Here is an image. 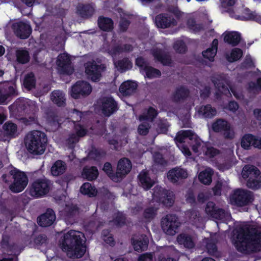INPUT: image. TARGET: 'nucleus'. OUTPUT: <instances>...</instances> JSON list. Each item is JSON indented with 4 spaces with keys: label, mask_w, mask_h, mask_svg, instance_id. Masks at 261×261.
Listing matches in <instances>:
<instances>
[{
    "label": "nucleus",
    "mask_w": 261,
    "mask_h": 261,
    "mask_svg": "<svg viewBox=\"0 0 261 261\" xmlns=\"http://www.w3.org/2000/svg\"><path fill=\"white\" fill-rule=\"evenodd\" d=\"M235 243L237 250L244 254H250L259 251L261 245V231L255 228L248 226L242 227Z\"/></svg>",
    "instance_id": "1"
},
{
    "label": "nucleus",
    "mask_w": 261,
    "mask_h": 261,
    "mask_svg": "<svg viewBox=\"0 0 261 261\" xmlns=\"http://www.w3.org/2000/svg\"><path fill=\"white\" fill-rule=\"evenodd\" d=\"M85 239L83 233L71 230L65 233L62 242V249L71 258L82 257L86 252Z\"/></svg>",
    "instance_id": "2"
},
{
    "label": "nucleus",
    "mask_w": 261,
    "mask_h": 261,
    "mask_svg": "<svg viewBox=\"0 0 261 261\" xmlns=\"http://www.w3.org/2000/svg\"><path fill=\"white\" fill-rule=\"evenodd\" d=\"M47 142L45 134L39 130L29 132L24 139V143L28 151L35 155L44 153Z\"/></svg>",
    "instance_id": "3"
},
{
    "label": "nucleus",
    "mask_w": 261,
    "mask_h": 261,
    "mask_svg": "<svg viewBox=\"0 0 261 261\" xmlns=\"http://www.w3.org/2000/svg\"><path fill=\"white\" fill-rule=\"evenodd\" d=\"M186 139L189 140L188 143L193 151L195 153L198 152L202 143L199 137L193 130L187 129L178 132L175 138V141L179 143L185 142Z\"/></svg>",
    "instance_id": "4"
},
{
    "label": "nucleus",
    "mask_w": 261,
    "mask_h": 261,
    "mask_svg": "<svg viewBox=\"0 0 261 261\" xmlns=\"http://www.w3.org/2000/svg\"><path fill=\"white\" fill-rule=\"evenodd\" d=\"M9 174L13 179V182L9 186L10 190L13 193L23 191L28 184V178L25 173L16 168H13L9 171Z\"/></svg>",
    "instance_id": "5"
},
{
    "label": "nucleus",
    "mask_w": 261,
    "mask_h": 261,
    "mask_svg": "<svg viewBox=\"0 0 261 261\" xmlns=\"http://www.w3.org/2000/svg\"><path fill=\"white\" fill-rule=\"evenodd\" d=\"M212 127L215 133H223V136L225 139L232 140L234 138L235 133L233 129L230 124L224 119H217L213 123Z\"/></svg>",
    "instance_id": "6"
},
{
    "label": "nucleus",
    "mask_w": 261,
    "mask_h": 261,
    "mask_svg": "<svg viewBox=\"0 0 261 261\" xmlns=\"http://www.w3.org/2000/svg\"><path fill=\"white\" fill-rule=\"evenodd\" d=\"M161 226L163 231L168 235L173 236L180 225L175 215L168 214L161 219Z\"/></svg>",
    "instance_id": "7"
},
{
    "label": "nucleus",
    "mask_w": 261,
    "mask_h": 261,
    "mask_svg": "<svg viewBox=\"0 0 261 261\" xmlns=\"http://www.w3.org/2000/svg\"><path fill=\"white\" fill-rule=\"evenodd\" d=\"M153 195L157 201L166 207H170L174 203V193L161 187L156 186L154 188Z\"/></svg>",
    "instance_id": "8"
},
{
    "label": "nucleus",
    "mask_w": 261,
    "mask_h": 261,
    "mask_svg": "<svg viewBox=\"0 0 261 261\" xmlns=\"http://www.w3.org/2000/svg\"><path fill=\"white\" fill-rule=\"evenodd\" d=\"M254 199L252 192L242 189L236 190L232 196V200L238 206L248 205L253 201Z\"/></svg>",
    "instance_id": "9"
},
{
    "label": "nucleus",
    "mask_w": 261,
    "mask_h": 261,
    "mask_svg": "<svg viewBox=\"0 0 261 261\" xmlns=\"http://www.w3.org/2000/svg\"><path fill=\"white\" fill-rule=\"evenodd\" d=\"M57 70L60 74H71L74 68L69 56L65 53L58 56L56 61Z\"/></svg>",
    "instance_id": "10"
},
{
    "label": "nucleus",
    "mask_w": 261,
    "mask_h": 261,
    "mask_svg": "<svg viewBox=\"0 0 261 261\" xmlns=\"http://www.w3.org/2000/svg\"><path fill=\"white\" fill-rule=\"evenodd\" d=\"M92 91L91 85L87 82L77 81L71 88V96L77 99L89 95Z\"/></svg>",
    "instance_id": "11"
},
{
    "label": "nucleus",
    "mask_w": 261,
    "mask_h": 261,
    "mask_svg": "<svg viewBox=\"0 0 261 261\" xmlns=\"http://www.w3.org/2000/svg\"><path fill=\"white\" fill-rule=\"evenodd\" d=\"M85 72L92 81L96 82L100 80L101 72L105 69L103 64L97 65L95 61L88 62L85 64Z\"/></svg>",
    "instance_id": "12"
},
{
    "label": "nucleus",
    "mask_w": 261,
    "mask_h": 261,
    "mask_svg": "<svg viewBox=\"0 0 261 261\" xmlns=\"http://www.w3.org/2000/svg\"><path fill=\"white\" fill-rule=\"evenodd\" d=\"M97 106L105 116L109 117L114 112V99L112 96L101 97L97 101Z\"/></svg>",
    "instance_id": "13"
},
{
    "label": "nucleus",
    "mask_w": 261,
    "mask_h": 261,
    "mask_svg": "<svg viewBox=\"0 0 261 261\" xmlns=\"http://www.w3.org/2000/svg\"><path fill=\"white\" fill-rule=\"evenodd\" d=\"M49 181L46 179H38L35 181L30 189L32 196L38 197L47 194L49 190Z\"/></svg>",
    "instance_id": "14"
},
{
    "label": "nucleus",
    "mask_w": 261,
    "mask_h": 261,
    "mask_svg": "<svg viewBox=\"0 0 261 261\" xmlns=\"http://www.w3.org/2000/svg\"><path fill=\"white\" fill-rule=\"evenodd\" d=\"M16 85L12 82L0 84V104L4 102L9 97L17 95Z\"/></svg>",
    "instance_id": "15"
},
{
    "label": "nucleus",
    "mask_w": 261,
    "mask_h": 261,
    "mask_svg": "<svg viewBox=\"0 0 261 261\" xmlns=\"http://www.w3.org/2000/svg\"><path fill=\"white\" fill-rule=\"evenodd\" d=\"M155 23L159 28L166 29L176 26L177 22L174 17L167 13H161L155 17Z\"/></svg>",
    "instance_id": "16"
},
{
    "label": "nucleus",
    "mask_w": 261,
    "mask_h": 261,
    "mask_svg": "<svg viewBox=\"0 0 261 261\" xmlns=\"http://www.w3.org/2000/svg\"><path fill=\"white\" fill-rule=\"evenodd\" d=\"M12 28L15 35L20 39L28 38L31 33L30 25L22 21L14 23Z\"/></svg>",
    "instance_id": "17"
},
{
    "label": "nucleus",
    "mask_w": 261,
    "mask_h": 261,
    "mask_svg": "<svg viewBox=\"0 0 261 261\" xmlns=\"http://www.w3.org/2000/svg\"><path fill=\"white\" fill-rule=\"evenodd\" d=\"M188 177L187 170L180 167H175L170 170L167 173V177L172 183L175 184L179 180L186 178Z\"/></svg>",
    "instance_id": "18"
},
{
    "label": "nucleus",
    "mask_w": 261,
    "mask_h": 261,
    "mask_svg": "<svg viewBox=\"0 0 261 261\" xmlns=\"http://www.w3.org/2000/svg\"><path fill=\"white\" fill-rule=\"evenodd\" d=\"M132 169V163L127 158H124L118 163L117 170L115 172V179L119 177H123L128 174Z\"/></svg>",
    "instance_id": "19"
},
{
    "label": "nucleus",
    "mask_w": 261,
    "mask_h": 261,
    "mask_svg": "<svg viewBox=\"0 0 261 261\" xmlns=\"http://www.w3.org/2000/svg\"><path fill=\"white\" fill-rule=\"evenodd\" d=\"M56 220V215L51 209H47L46 212L38 218V223L42 227H47L53 224Z\"/></svg>",
    "instance_id": "20"
},
{
    "label": "nucleus",
    "mask_w": 261,
    "mask_h": 261,
    "mask_svg": "<svg viewBox=\"0 0 261 261\" xmlns=\"http://www.w3.org/2000/svg\"><path fill=\"white\" fill-rule=\"evenodd\" d=\"M137 87L138 84L136 82L127 80L121 84L119 92L123 96H129L136 92Z\"/></svg>",
    "instance_id": "21"
},
{
    "label": "nucleus",
    "mask_w": 261,
    "mask_h": 261,
    "mask_svg": "<svg viewBox=\"0 0 261 261\" xmlns=\"http://www.w3.org/2000/svg\"><path fill=\"white\" fill-rule=\"evenodd\" d=\"M152 55L156 61L160 62L164 66H169L172 63L170 56L161 49H153Z\"/></svg>",
    "instance_id": "22"
},
{
    "label": "nucleus",
    "mask_w": 261,
    "mask_h": 261,
    "mask_svg": "<svg viewBox=\"0 0 261 261\" xmlns=\"http://www.w3.org/2000/svg\"><path fill=\"white\" fill-rule=\"evenodd\" d=\"M94 8L91 4H79L76 7V13L81 17L88 19L94 13Z\"/></svg>",
    "instance_id": "23"
},
{
    "label": "nucleus",
    "mask_w": 261,
    "mask_h": 261,
    "mask_svg": "<svg viewBox=\"0 0 261 261\" xmlns=\"http://www.w3.org/2000/svg\"><path fill=\"white\" fill-rule=\"evenodd\" d=\"M189 89L183 85L180 86L176 88L172 94L173 100L175 102L184 101L189 97Z\"/></svg>",
    "instance_id": "24"
},
{
    "label": "nucleus",
    "mask_w": 261,
    "mask_h": 261,
    "mask_svg": "<svg viewBox=\"0 0 261 261\" xmlns=\"http://www.w3.org/2000/svg\"><path fill=\"white\" fill-rule=\"evenodd\" d=\"M224 41L232 46H236L240 43L241 37L238 32H225L223 34Z\"/></svg>",
    "instance_id": "25"
},
{
    "label": "nucleus",
    "mask_w": 261,
    "mask_h": 261,
    "mask_svg": "<svg viewBox=\"0 0 261 261\" xmlns=\"http://www.w3.org/2000/svg\"><path fill=\"white\" fill-rule=\"evenodd\" d=\"M260 174L259 170L256 167L252 165H245L243 167L242 172V177L245 179L251 177L258 178Z\"/></svg>",
    "instance_id": "26"
},
{
    "label": "nucleus",
    "mask_w": 261,
    "mask_h": 261,
    "mask_svg": "<svg viewBox=\"0 0 261 261\" xmlns=\"http://www.w3.org/2000/svg\"><path fill=\"white\" fill-rule=\"evenodd\" d=\"M138 178L140 185L145 190L150 189L153 185V182L149 177L147 171L145 170H142L139 174Z\"/></svg>",
    "instance_id": "27"
},
{
    "label": "nucleus",
    "mask_w": 261,
    "mask_h": 261,
    "mask_svg": "<svg viewBox=\"0 0 261 261\" xmlns=\"http://www.w3.org/2000/svg\"><path fill=\"white\" fill-rule=\"evenodd\" d=\"M76 134L71 135L67 140V144L70 148H72L74 144L79 141V137H83L85 135L86 132L81 125L75 126Z\"/></svg>",
    "instance_id": "28"
},
{
    "label": "nucleus",
    "mask_w": 261,
    "mask_h": 261,
    "mask_svg": "<svg viewBox=\"0 0 261 261\" xmlns=\"http://www.w3.org/2000/svg\"><path fill=\"white\" fill-rule=\"evenodd\" d=\"M197 112L200 115H201L204 118H212L217 113L216 109L210 104L200 106Z\"/></svg>",
    "instance_id": "29"
},
{
    "label": "nucleus",
    "mask_w": 261,
    "mask_h": 261,
    "mask_svg": "<svg viewBox=\"0 0 261 261\" xmlns=\"http://www.w3.org/2000/svg\"><path fill=\"white\" fill-rule=\"evenodd\" d=\"M177 241L179 244L183 245L188 249H192L195 247V243L191 236L186 233H181L177 237Z\"/></svg>",
    "instance_id": "30"
},
{
    "label": "nucleus",
    "mask_w": 261,
    "mask_h": 261,
    "mask_svg": "<svg viewBox=\"0 0 261 261\" xmlns=\"http://www.w3.org/2000/svg\"><path fill=\"white\" fill-rule=\"evenodd\" d=\"M50 99L59 107L64 106L65 105V95L62 91L57 90L53 91L50 94Z\"/></svg>",
    "instance_id": "31"
},
{
    "label": "nucleus",
    "mask_w": 261,
    "mask_h": 261,
    "mask_svg": "<svg viewBox=\"0 0 261 261\" xmlns=\"http://www.w3.org/2000/svg\"><path fill=\"white\" fill-rule=\"evenodd\" d=\"M211 80L216 88L220 92V95H226L227 94L230 95L227 86L225 84L224 82L222 79L214 77Z\"/></svg>",
    "instance_id": "32"
},
{
    "label": "nucleus",
    "mask_w": 261,
    "mask_h": 261,
    "mask_svg": "<svg viewBox=\"0 0 261 261\" xmlns=\"http://www.w3.org/2000/svg\"><path fill=\"white\" fill-rule=\"evenodd\" d=\"M158 208L151 206L144 209L142 214V218L145 223H149L153 220L157 215Z\"/></svg>",
    "instance_id": "33"
},
{
    "label": "nucleus",
    "mask_w": 261,
    "mask_h": 261,
    "mask_svg": "<svg viewBox=\"0 0 261 261\" xmlns=\"http://www.w3.org/2000/svg\"><path fill=\"white\" fill-rule=\"evenodd\" d=\"M99 28L103 31H110L113 28V21L102 16H100L97 20Z\"/></svg>",
    "instance_id": "34"
},
{
    "label": "nucleus",
    "mask_w": 261,
    "mask_h": 261,
    "mask_svg": "<svg viewBox=\"0 0 261 261\" xmlns=\"http://www.w3.org/2000/svg\"><path fill=\"white\" fill-rule=\"evenodd\" d=\"M132 66V63L127 58H124L117 62H115V68H117L121 72H125L131 69Z\"/></svg>",
    "instance_id": "35"
},
{
    "label": "nucleus",
    "mask_w": 261,
    "mask_h": 261,
    "mask_svg": "<svg viewBox=\"0 0 261 261\" xmlns=\"http://www.w3.org/2000/svg\"><path fill=\"white\" fill-rule=\"evenodd\" d=\"M66 170V164L62 161H56L51 168V172L54 176L63 174Z\"/></svg>",
    "instance_id": "36"
},
{
    "label": "nucleus",
    "mask_w": 261,
    "mask_h": 261,
    "mask_svg": "<svg viewBox=\"0 0 261 261\" xmlns=\"http://www.w3.org/2000/svg\"><path fill=\"white\" fill-rule=\"evenodd\" d=\"M213 172L212 170L205 169L200 172L198 175L199 181L206 185H210L212 181Z\"/></svg>",
    "instance_id": "37"
},
{
    "label": "nucleus",
    "mask_w": 261,
    "mask_h": 261,
    "mask_svg": "<svg viewBox=\"0 0 261 261\" xmlns=\"http://www.w3.org/2000/svg\"><path fill=\"white\" fill-rule=\"evenodd\" d=\"M98 172L95 167H85L83 170L82 175L89 180L96 179L98 176Z\"/></svg>",
    "instance_id": "38"
},
{
    "label": "nucleus",
    "mask_w": 261,
    "mask_h": 261,
    "mask_svg": "<svg viewBox=\"0 0 261 261\" xmlns=\"http://www.w3.org/2000/svg\"><path fill=\"white\" fill-rule=\"evenodd\" d=\"M134 249L135 251L140 252L147 249L148 245L147 239H140L133 240L132 242Z\"/></svg>",
    "instance_id": "39"
},
{
    "label": "nucleus",
    "mask_w": 261,
    "mask_h": 261,
    "mask_svg": "<svg viewBox=\"0 0 261 261\" xmlns=\"http://www.w3.org/2000/svg\"><path fill=\"white\" fill-rule=\"evenodd\" d=\"M158 114L156 109L152 107H149L146 113H144L140 117V120L152 121L156 118Z\"/></svg>",
    "instance_id": "40"
},
{
    "label": "nucleus",
    "mask_w": 261,
    "mask_h": 261,
    "mask_svg": "<svg viewBox=\"0 0 261 261\" xmlns=\"http://www.w3.org/2000/svg\"><path fill=\"white\" fill-rule=\"evenodd\" d=\"M255 13L249 8H246L243 10L241 15L237 16V19L242 21H253L254 19Z\"/></svg>",
    "instance_id": "41"
},
{
    "label": "nucleus",
    "mask_w": 261,
    "mask_h": 261,
    "mask_svg": "<svg viewBox=\"0 0 261 261\" xmlns=\"http://www.w3.org/2000/svg\"><path fill=\"white\" fill-rule=\"evenodd\" d=\"M80 191L82 194L87 195L89 197L95 196L97 194L96 188L89 182L84 184L81 187Z\"/></svg>",
    "instance_id": "42"
},
{
    "label": "nucleus",
    "mask_w": 261,
    "mask_h": 261,
    "mask_svg": "<svg viewBox=\"0 0 261 261\" xmlns=\"http://www.w3.org/2000/svg\"><path fill=\"white\" fill-rule=\"evenodd\" d=\"M4 133L8 137H13L17 132V125L11 122H6L3 126Z\"/></svg>",
    "instance_id": "43"
},
{
    "label": "nucleus",
    "mask_w": 261,
    "mask_h": 261,
    "mask_svg": "<svg viewBox=\"0 0 261 261\" xmlns=\"http://www.w3.org/2000/svg\"><path fill=\"white\" fill-rule=\"evenodd\" d=\"M36 80L34 74L31 72L25 75L23 80V85L25 88L30 90L34 88Z\"/></svg>",
    "instance_id": "44"
},
{
    "label": "nucleus",
    "mask_w": 261,
    "mask_h": 261,
    "mask_svg": "<svg viewBox=\"0 0 261 261\" xmlns=\"http://www.w3.org/2000/svg\"><path fill=\"white\" fill-rule=\"evenodd\" d=\"M243 55V50L241 48H234L231 50L230 56L227 57V59L229 62H234L241 59Z\"/></svg>",
    "instance_id": "45"
},
{
    "label": "nucleus",
    "mask_w": 261,
    "mask_h": 261,
    "mask_svg": "<svg viewBox=\"0 0 261 261\" xmlns=\"http://www.w3.org/2000/svg\"><path fill=\"white\" fill-rule=\"evenodd\" d=\"M16 55L17 61L21 64L27 63L30 60L29 54L26 50L18 49L16 51Z\"/></svg>",
    "instance_id": "46"
},
{
    "label": "nucleus",
    "mask_w": 261,
    "mask_h": 261,
    "mask_svg": "<svg viewBox=\"0 0 261 261\" xmlns=\"http://www.w3.org/2000/svg\"><path fill=\"white\" fill-rule=\"evenodd\" d=\"M254 139V135L248 134H245L242 138L241 145L245 149H249L252 147V142Z\"/></svg>",
    "instance_id": "47"
},
{
    "label": "nucleus",
    "mask_w": 261,
    "mask_h": 261,
    "mask_svg": "<svg viewBox=\"0 0 261 261\" xmlns=\"http://www.w3.org/2000/svg\"><path fill=\"white\" fill-rule=\"evenodd\" d=\"M143 71L145 72L146 77L149 79L159 77L161 76L160 70L151 66H148L145 67V69Z\"/></svg>",
    "instance_id": "48"
},
{
    "label": "nucleus",
    "mask_w": 261,
    "mask_h": 261,
    "mask_svg": "<svg viewBox=\"0 0 261 261\" xmlns=\"http://www.w3.org/2000/svg\"><path fill=\"white\" fill-rule=\"evenodd\" d=\"M205 247L208 254L211 255H216L218 253V248L216 243L212 239L207 240Z\"/></svg>",
    "instance_id": "49"
},
{
    "label": "nucleus",
    "mask_w": 261,
    "mask_h": 261,
    "mask_svg": "<svg viewBox=\"0 0 261 261\" xmlns=\"http://www.w3.org/2000/svg\"><path fill=\"white\" fill-rule=\"evenodd\" d=\"M187 25L190 30L195 32H198L203 29L202 24H197L196 20L192 18H190L187 20Z\"/></svg>",
    "instance_id": "50"
},
{
    "label": "nucleus",
    "mask_w": 261,
    "mask_h": 261,
    "mask_svg": "<svg viewBox=\"0 0 261 261\" xmlns=\"http://www.w3.org/2000/svg\"><path fill=\"white\" fill-rule=\"evenodd\" d=\"M256 177L247 178L246 186L248 188L257 190L261 188V181Z\"/></svg>",
    "instance_id": "51"
},
{
    "label": "nucleus",
    "mask_w": 261,
    "mask_h": 261,
    "mask_svg": "<svg viewBox=\"0 0 261 261\" xmlns=\"http://www.w3.org/2000/svg\"><path fill=\"white\" fill-rule=\"evenodd\" d=\"M153 158L155 165L164 167L167 165V161L160 152H155L153 155Z\"/></svg>",
    "instance_id": "52"
},
{
    "label": "nucleus",
    "mask_w": 261,
    "mask_h": 261,
    "mask_svg": "<svg viewBox=\"0 0 261 261\" xmlns=\"http://www.w3.org/2000/svg\"><path fill=\"white\" fill-rule=\"evenodd\" d=\"M248 90L250 92L255 91L259 92L261 90V76L257 78L256 82H250L248 84Z\"/></svg>",
    "instance_id": "53"
},
{
    "label": "nucleus",
    "mask_w": 261,
    "mask_h": 261,
    "mask_svg": "<svg viewBox=\"0 0 261 261\" xmlns=\"http://www.w3.org/2000/svg\"><path fill=\"white\" fill-rule=\"evenodd\" d=\"M133 46L130 44H124L123 45H118L115 44V54L116 53H126L132 51Z\"/></svg>",
    "instance_id": "54"
},
{
    "label": "nucleus",
    "mask_w": 261,
    "mask_h": 261,
    "mask_svg": "<svg viewBox=\"0 0 261 261\" xmlns=\"http://www.w3.org/2000/svg\"><path fill=\"white\" fill-rule=\"evenodd\" d=\"M173 48L177 53L184 54L187 50L185 43L182 41H177L174 43Z\"/></svg>",
    "instance_id": "55"
},
{
    "label": "nucleus",
    "mask_w": 261,
    "mask_h": 261,
    "mask_svg": "<svg viewBox=\"0 0 261 261\" xmlns=\"http://www.w3.org/2000/svg\"><path fill=\"white\" fill-rule=\"evenodd\" d=\"M217 51L211 48H208L202 51V54L204 58L208 59L210 61L213 62L217 54Z\"/></svg>",
    "instance_id": "56"
},
{
    "label": "nucleus",
    "mask_w": 261,
    "mask_h": 261,
    "mask_svg": "<svg viewBox=\"0 0 261 261\" xmlns=\"http://www.w3.org/2000/svg\"><path fill=\"white\" fill-rule=\"evenodd\" d=\"M227 213L221 208H217L211 217L218 220H223L226 217Z\"/></svg>",
    "instance_id": "57"
},
{
    "label": "nucleus",
    "mask_w": 261,
    "mask_h": 261,
    "mask_svg": "<svg viewBox=\"0 0 261 261\" xmlns=\"http://www.w3.org/2000/svg\"><path fill=\"white\" fill-rule=\"evenodd\" d=\"M204 154L209 158H214L220 153V150L213 146H205Z\"/></svg>",
    "instance_id": "58"
},
{
    "label": "nucleus",
    "mask_w": 261,
    "mask_h": 261,
    "mask_svg": "<svg viewBox=\"0 0 261 261\" xmlns=\"http://www.w3.org/2000/svg\"><path fill=\"white\" fill-rule=\"evenodd\" d=\"M102 238L105 242L110 246L114 245L113 234L111 233L108 230H104L102 231Z\"/></svg>",
    "instance_id": "59"
},
{
    "label": "nucleus",
    "mask_w": 261,
    "mask_h": 261,
    "mask_svg": "<svg viewBox=\"0 0 261 261\" xmlns=\"http://www.w3.org/2000/svg\"><path fill=\"white\" fill-rule=\"evenodd\" d=\"M150 128V124L147 122L141 123L138 127V133L142 136H146L148 134Z\"/></svg>",
    "instance_id": "60"
},
{
    "label": "nucleus",
    "mask_w": 261,
    "mask_h": 261,
    "mask_svg": "<svg viewBox=\"0 0 261 261\" xmlns=\"http://www.w3.org/2000/svg\"><path fill=\"white\" fill-rule=\"evenodd\" d=\"M65 212L67 218H70L78 213V208L76 205H67L65 208Z\"/></svg>",
    "instance_id": "61"
},
{
    "label": "nucleus",
    "mask_w": 261,
    "mask_h": 261,
    "mask_svg": "<svg viewBox=\"0 0 261 261\" xmlns=\"http://www.w3.org/2000/svg\"><path fill=\"white\" fill-rule=\"evenodd\" d=\"M130 24V21L129 20L124 17H121L119 24L120 31L125 32L127 30Z\"/></svg>",
    "instance_id": "62"
},
{
    "label": "nucleus",
    "mask_w": 261,
    "mask_h": 261,
    "mask_svg": "<svg viewBox=\"0 0 261 261\" xmlns=\"http://www.w3.org/2000/svg\"><path fill=\"white\" fill-rule=\"evenodd\" d=\"M217 208L216 204L213 201H208L206 203L205 211L208 216L211 217Z\"/></svg>",
    "instance_id": "63"
},
{
    "label": "nucleus",
    "mask_w": 261,
    "mask_h": 261,
    "mask_svg": "<svg viewBox=\"0 0 261 261\" xmlns=\"http://www.w3.org/2000/svg\"><path fill=\"white\" fill-rule=\"evenodd\" d=\"M27 106L28 105L24 100L16 101L13 105V107L19 112L24 111L27 109Z\"/></svg>",
    "instance_id": "64"
}]
</instances>
